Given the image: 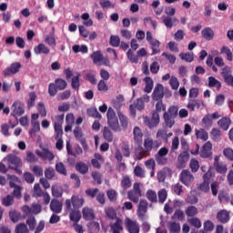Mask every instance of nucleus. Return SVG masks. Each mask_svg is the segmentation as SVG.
<instances>
[{
    "mask_svg": "<svg viewBox=\"0 0 233 233\" xmlns=\"http://www.w3.org/2000/svg\"><path fill=\"white\" fill-rule=\"evenodd\" d=\"M150 102V96L148 95H143L141 97L137 98L133 104L129 106V115L131 117H136L137 116V110L139 112L145 110V103Z\"/></svg>",
    "mask_w": 233,
    "mask_h": 233,
    "instance_id": "obj_1",
    "label": "nucleus"
},
{
    "mask_svg": "<svg viewBox=\"0 0 233 233\" xmlns=\"http://www.w3.org/2000/svg\"><path fill=\"white\" fill-rule=\"evenodd\" d=\"M6 161L8 165V168L10 170H15L16 174L21 176L23 174V171L20 169L21 167H23V162L21 161V158L14 154H10L6 156Z\"/></svg>",
    "mask_w": 233,
    "mask_h": 233,
    "instance_id": "obj_2",
    "label": "nucleus"
},
{
    "mask_svg": "<svg viewBox=\"0 0 233 233\" xmlns=\"http://www.w3.org/2000/svg\"><path fill=\"white\" fill-rule=\"evenodd\" d=\"M106 117L108 127H110L115 132H120L121 127L119 126V119H117L116 111H114L112 107L107 109Z\"/></svg>",
    "mask_w": 233,
    "mask_h": 233,
    "instance_id": "obj_3",
    "label": "nucleus"
},
{
    "mask_svg": "<svg viewBox=\"0 0 233 233\" xmlns=\"http://www.w3.org/2000/svg\"><path fill=\"white\" fill-rule=\"evenodd\" d=\"M85 203V199L83 198H79L76 195H73L71 199H66L65 202L66 212H70L72 210V207L74 210H79L81 207H83Z\"/></svg>",
    "mask_w": 233,
    "mask_h": 233,
    "instance_id": "obj_4",
    "label": "nucleus"
},
{
    "mask_svg": "<svg viewBox=\"0 0 233 233\" xmlns=\"http://www.w3.org/2000/svg\"><path fill=\"white\" fill-rule=\"evenodd\" d=\"M141 183L135 182L133 185V188L127 191V198L129 201H132L135 203V205H137L139 203V198H141Z\"/></svg>",
    "mask_w": 233,
    "mask_h": 233,
    "instance_id": "obj_5",
    "label": "nucleus"
},
{
    "mask_svg": "<svg viewBox=\"0 0 233 233\" xmlns=\"http://www.w3.org/2000/svg\"><path fill=\"white\" fill-rule=\"evenodd\" d=\"M148 212V201L147 199L138 200L137 216L140 221L147 219V213Z\"/></svg>",
    "mask_w": 233,
    "mask_h": 233,
    "instance_id": "obj_6",
    "label": "nucleus"
},
{
    "mask_svg": "<svg viewBox=\"0 0 233 233\" xmlns=\"http://www.w3.org/2000/svg\"><path fill=\"white\" fill-rule=\"evenodd\" d=\"M143 121L146 127L148 128H154L159 125V113L153 111L151 118L148 116H143Z\"/></svg>",
    "mask_w": 233,
    "mask_h": 233,
    "instance_id": "obj_7",
    "label": "nucleus"
},
{
    "mask_svg": "<svg viewBox=\"0 0 233 233\" xmlns=\"http://www.w3.org/2000/svg\"><path fill=\"white\" fill-rule=\"evenodd\" d=\"M179 180L185 187H190L194 183V175L188 169H184L179 175Z\"/></svg>",
    "mask_w": 233,
    "mask_h": 233,
    "instance_id": "obj_8",
    "label": "nucleus"
},
{
    "mask_svg": "<svg viewBox=\"0 0 233 233\" xmlns=\"http://www.w3.org/2000/svg\"><path fill=\"white\" fill-rule=\"evenodd\" d=\"M74 136L76 141H79L82 145L85 152H88V144H86V139L83 137V129L79 126L76 127L74 129Z\"/></svg>",
    "mask_w": 233,
    "mask_h": 233,
    "instance_id": "obj_9",
    "label": "nucleus"
},
{
    "mask_svg": "<svg viewBox=\"0 0 233 233\" xmlns=\"http://www.w3.org/2000/svg\"><path fill=\"white\" fill-rule=\"evenodd\" d=\"M35 154L36 156L41 157V159H44V161H54V157H56L54 156V153H52V151H49L48 148H43L42 151L36 149Z\"/></svg>",
    "mask_w": 233,
    "mask_h": 233,
    "instance_id": "obj_10",
    "label": "nucleus"
},
{
    "mask_svg": "<svg viewBox=\"0 0 233 233\" xmlns=\"http://www.w3.org/2000/svg\"><path fill=\"white\" fill-rule=\"evenodd\" d=\"M20 68H21V63L15 62V63L11 64V66L9 67L5 68L3 71V75L5 77H10V76H14V74H17V72H19Z\"/></svg>",
    "mask_w": 233,
    "mask_h": 233,
    "instance_id": "obj_11",
    "label": "nucleus"
},
{
    "mask_svg": "<svg viewBox=\"0 0 233 233\" xmlns=\"http://www.w3.org/2000/svg\"><path fill=\"white\" fill-rule=\"evenodd\" d=\"M120 187L122 188L121 194H127L128 188H132V178L128 175L122 176L120 181Z\"/></svg>",
    "mask_w": 233,
    "mask_h": 233,
    "instance_id": "obj_12",
    "label": "nucleus"
},
{
    "mask_svg": "<svg viewBox=\"0 0 233 233\" xmlns=\"http://www.w3.org/2000/svg\"><path fill=\"white\" fill-rule=\"evenodd\" d=\"M188 159H190V153L188 151H184L180 153V155L177 157V168H185L187 167V163H188Z\"/></svg>",
    "mask_w": 233,
    "mask_h": 233,
    "instance_id": "obj_13",
    "label": "nucleus"
},
{
    "mask_svg": "<svg viewBox=\"0 0 233 233\" xmlns=\"http://www.w3.org/2000/svg\"><path fill=\"white\" fill-rule=\"evenodd\" d=\"M13 112L11 113V116L13 117H17L23 116L25 114V105L19 101H16L12 106Z\"/></svg>",
    "mask_w": 233,
    "mask_h": 233,
    "instance_id": "obj_14",
    "label": "nucleus"
},
{
    "mask_svg": "<svg viewBox=\"0 0 233 233\" xmlns=\"http://www.w3.org/2000/svg\"><path fill=\"white\" fill-rule=\"evenodd\" d=\"M217 221L222 223V225H227L230 221V213L227 209H222L217 213Z\"/></svg>",
    "mask_w": 233,
    "mask_h": 233,
    "instance_id": "obj_15",
    "label": "nucleus"
},
{
    "mask_svg": "<svg viewBox=\"0 0 233 233\" xmlns=\"http://www.w3.org/2000/svg\"><path fill=\"white\" fill-rule=\"evenodd\" d=\"M82 216L86 221H94L96 219V211L92 208L85 207L82 209Z\"/></svg>",
    "mask_w": 233,
    "mask_h": 233,
    "instance_id": "obj_16",
    "label": "nucleus"
},
{
    "mask_svg": "<svg viewBox=\"0 0 233 233\" xmlns=\"http://www.w3.org/2000/svg\"><path fill=\"white\" fill-rule=\"evenodd\" d=\"M126 228L129 233H139V224L130 218L126 219Z\"/></svg>",
    "mask_w": 233,
    "mask_h": 233,
    "instance_id": "obj_17",
    "label": "nucleus"
},
{
    "mask_svg": "<svg viewBox=\"0 0 233 233\" xmlns=\"http://www.w3.org/2000/svg\"><path fill=\"white\" fill-rule=\"evenodd\" d=\"M153 101H161L165 97L163 85L157 84L153 91Z\"/></svg>",
    "mask_w": 233,
    "mask_h": 233,
    "instance_id": "obj_18",
    "label": "nucleus"
},
{
    "mask_svg": "<svg viewBox=\"0 0 233 233\" xmlns=\"http://www.w3.org/2000/svg\"><path fill=\"white\" fill-rule=\"evenodd\" d=\"M210 156H212V143L208 141L204 144L202 149L200 150V157L207 159V157H210Z\"/></svg>",
    "mask_w": 233,
    "mask_h": 233,
    "instance_id": "obj_19",
    "label": "nucleus"
},
{
    "mask_svg": "<svg viewBox=\"0 0 233 233\" xmlns=\"http://www.w3.org/2000/svg\"><path fill=\"white\" fill-rule=\"evenodd\" d=\"M231 124L232 120L228 116H223L221 119L218 121V126L219 127V128L225 131L228 130Z\"/></svg>",
    "mask_w": 233,
    "mask_h": 233,
    "instance_id": "obj_20",
    "label": "nucleus"
},
{
    "mask_svg": "<svg viewBox=\"0 0 233 233\" xmlns=\"http://www.w3.org/2000/svg\"><path fill=\"white\" fill-rule=\"evenodd\" d=\"M110 228L113 233H122L123 232V219L116 218L114 223L110 224Z\"/></svg>",
    "mask_w": 233,
    "mask_h": 233,
    "instance_id": "obj_21",
    "label": "nucleus"
},
{
    "mask_svg": "<svg viewBox=\"0 0 233 233\" xmlns=\"http://www.w3.org/2000/svg\"><path fill=\"white\" fill-rule=\"evenodd\" d=\"M94 65H97V66H101V63L104 61L103 53L101 51H94L90 56Z\"/></svg>",
    "mask_w": 233,
    "mask_h": 233,
    "instance_id": "obj_22",
    "label": "nucleus"
},
{
    "mask_svg": "<svg viewBox=\"0 0 233 233\" xmlns=\"http://www.w3.org/2000/svg\"><path fill=\"white\" fill-rule=\"evenodd\" d=\"M134 141L137 145H141L143 143V132L139 127H135L133 129Z\"/></svg>",
    "mask_w": 233,
    "mask_h": 233,
    "instance_id": "obj_23",
    "label": "nucleus"
},
{
    "mask_svg": "<svg viewBox=\"0 0 233 233\" xmlns=\"http://www.w3.org/2000/svg\"><path fill=\"white\" fill-rule=\"evenodd\" d=\"M50 209L52 212H55V214H61L63 210V205L59 200L57 199H52L50 203Z\"/></svg>",
    "mask_w": 233,
    "mask_h": 233,
    "instance_id": "obj_24",
    "label": "nucleus"
},
{
    "mask_svg": "<svg viewBox=\"0 0 233 233\" xmlns=\"http://www.w3.org/2000/svg\"><path fill=\"white\" fill-rule=\"evenodd\" d=\"M103 137L107 143H112L114 141V133L108 127H105L102 130Z\"/></svg>",
    "mask_w": 233,
    "mask_h": 233,
    "instance_id": "obj_25",
    "label": "nucleus"
},
{
    "mask_svg": "<svg viewBox=\"0 0 233 233\" xmlns=\"http://www.w3.org/2000/svg\"><path fill=\"white\" fill-rule=\"evenodd\" d=\"M34 52L36 56H39L40 54H50V48L46 46L45 44H39L38 46H35Z\"/></svg>",
    "mask_w": 233,
    "mask_h": 233,
    "instance_id": "obj_26",
    "label": "nucleus"
},
{
    "mask_svg": "<svg viewBox=\"0 0 233 233\" xmlns=\"http://www.w3.org/2000/svg\"><path fill=\"white\" fill-rule=\"evenodd\" d=\"M116 114H117V116H118V119H119L122 128L124 130H127V128H128V117L127 116H125V114H123L121 112V110H118L116 112Z\"/></svg>",
    "mask_w": 233,
    "mask_h": 233,
    "instance_id": "obj_27",
    "label": "nucleus"
},
{
    "mask_svg": "<svg viewBox=\"0 0 233 233\" xmlns=\"http://www.w3.org/2000/svg\"><path fill=\"white\" fill-rule=\"evenodd\" d=\"M125 102V96L123 95H118L115 99L112 100L113 106L119 112L121 110V106H123V103Z\"/></svg>",
    "mask_w": 233,
    "mask_h": 233,
    "instance_id": "obj_28",
    "label": "nucleus"
},
{
    "mask_svg": "<svg viewBox=\"0 0 233 233\" xmlns=\"http://www.w3.org/2000/svg\"><path fill=\"white\" fill-rule=\"evenodd\" d=\"M202 37L206 39V41H212L214 39V30L210 27H206L201 32Z\"/></svg>",
    "mask_w": 233,
    "mask_h": 233,
    "instance_id": "obj_29",
    "label": "nucleus"
},
{
    "mask_svg": "<svg viewBox=\"0 0 233 233\" xmlns=\"http://www.w3.org/2000/svg\"><path fill=\"white\" fill-rule=\"evenodd\" d=\"M164 122L167 128H172L176 125V117L168 116V113L165 112L163 115Z\"/></svg>",
    "mask_w": 233,
    "mask_h": 233,
    "instance_id": "obj_30",
    "label": "nucleus"
},
{
    "mask_svg": "<svg viewBox=\"0 0 233 233\" xmlns=\"http://www.w3.org/2000/svg\"><path fill=\"white\" fill-rule=\"evenodd\" d=\"M208 86L209 88H216L218 91L221 90V82L214 76L208 77Z\"/></svg>",
    "mask_w": 233,
    "mask_h": 233,
    "instance_id": "obj_31",
    "label": "nucleus"
},
{
    "mask_svg": "<svg viewBox=\"0 0 233 233\" xmlns=\"http://www.w3.org/2000/svg\"><path fill=\"white\" fill-rule=\"evenodd\" d=\"M149 45L151 46L152 56H156V54H159L161 52L159 49V46H161V42H159V40L154 39L149 42Z\"/></svg>",
    "mask_w": 233,
    "mask_h": 233,
    "instance_id": "obj_32",
    "label": "nucleus"
},
{
    "mask_svg": "<svg viewBox=\"0 0 233 233\" xmlns=\"http://www.w3.org/2000/svg\"><path fill=\"white\" fill-rule=\"evenodd\" d=\"M32 128L29 131V136L31 137H35V135L37 132H40L41 130V125L39 124V121H31Z\"/></svg>",
    "mask_w": 233,
    "mask_h": 233,
    "instance_id": "obj_33",
    "label": "nucleus"
},
{
    "mask_svg": "<svg viewBox=\"0 0 233 233\" xmlns=\"http://www.w3.org/2000/svg\"><path fill=\"white\" fill-rule=\"evenodd\" d=\"M144 82L146 83L144 92H146V94H150V92H152V89L154 88V80H152L150 76H146L144 78Z\"/></svg>",
    "mask_w": 233,
    "mask_h": 233,
    "instance_id": "obj_34",
    "label": "nucleus"
},
{
    "mask_svg": "<svg viewBox=\"0 0 233 233\" xmlns=\"http://www.w3.org/2000/svg\"><path fill=\"white\" fill-rule=\"evenodd\" d=\"M69 212L70 220L75 223H79V220L81 219V212L78 209H71Z\"/></svg>",
    "mask_w": 233,
    "mask_h": 233,
    "instance_id": "obj_35",
    "label": "nucleus"
},
{
    "mask_svg": "<svg viewBox=\"0 0 233 233\" xmlns=\"http://www.w3.org/2000/svg\"><path fill=\"white\" fill-rule=\"evenodd\" d=\"M146 198L150 203H157V193L154 189H148L146 192Z\"/></svg>",
    "mask_w": 233,
    "mask_h": 233,
    "instance_id": "obj_36",
    "label": "nucleus"
},
{
    "mask_svg": "<svg viewBox=\"0 0 233 233\" xmlns=\"http://www.w3.org/2000/svg\"><path fill=\"white\" fill-rule=\"evenodd\" d=\"M76 170L80 174H88V165L85 162H78L76 165Z\"/></svg>",
    "mask_w": 233,
    "mask_h": 233,
    "instance_id": "obj_37",
    "label": "nucleus"
},
{
    "mask_svg": "<svg viewBox=\"0 0 233 233\" xmlns=\"http://www.w3.org/2000/svg\"><path fill=\"white\" fill-rule=\"evenodd\" d=\"M72 50L75 54H79L81 52L82 54H88V46L86 45H75L72 46Z\"/></svg>",
    "mask_w": 233,
    "mask_h": 233,
    "instance_id": "obj_38",
    "label": "nucleus"
},
{
    "mask_svg": "<svg viewBox=\"0 0 233 233\" xmlns=\"http://www.w3.org/2000/svg\"><path fill=\"white\" fill-rule=\"evenodd\" d=\"M157 196L158 203H160V205H163V203L167 201V198H168V192L167 191V189L162 188L157 192Z\"/></svg>",
    "mask_w": 233,
    "mask_h": 233,
    "instance_id": "obj_39",
    "label": "nucleus"
},
{
    "mask_svg": "<svg viewBox=\"0 0 233 233\" xmlns=\"http://www.w3.org/2000/svg\"><path fill=\"white\" fill-rule=\"evenodd\" d=\"M87 228H89L91 233H97V232H99V230H101L99 222H97V221H90L87 224Z\"/></svg>",
    "mask_w": 233,
    "mask_h": 233,
    "instance_id": "obj_40",
    "label": "nucleus"
},
{
    "mask_svg": "<svg viewBox=\"0 0 233 233\" xmlns=\"http://www.w3.org/2000/svg\"><path fill=\"white\" fill-rule=\"evenodd\" d=\"M179 57L182 61H186V63H192L194 61V53H180Z\"/></svg>",
    "mask_w": 233,
    "mask_h": 233,
    "instance_id": "obj_41",
    "label": "nucleus"
},
{
    "mask_svg": "<svg viewBox=\"0 0 233 233\" xmlns=\"http://www.w3.org/2000/svg\"><path fill=\"white\" fill-rule=\"evenodd\" d=\"M86 114L89 116V117H95L96 119H101L102 117L99 111H97V108L96 107L87 108Z\"/></svg>",
    "mask_w": 233,
    "mask_h": 233,
    "instance_id": "obj_42",
    "label": "nucleus"
},
{
    "mask_svg": "<svg viewBox=\"0 0 233 233\" xmlns=\"http://www.w3.org/2000/svg\"><path fill=\"white\" fill-rule=\"evenodd\" d=\"M55 85L58 90H65V88H66V86H68L66 80H65L63 78H56L55 80Z\"/></svg>",
    "mask_w": 233,
    "mask_h": 233,
    "instance_id": "obj_43",
    "label": "nucleus"
},
{
    "mask_svg": "<svg viewBox=\"0 0 233 233\" xmlns=\"http://www.w3.org/2000/svg\"><path fill=\"white\" fill-rule=\"evenodd\" d=\"M195 132L198 139H202V141H207L208 139V133H207L205 129H196Z\"/></svg>",
    "mask_w": 233,
    "mask_h": 233,
    "instance_id": "obj_44",
    "label": "nucleus"
},
{
    "mask_svg": "<svg viewBox=\"0 0 233 233\" xmlns=\"http://www.w3.org/2000/svg\"><path fill=\"white\" fill-rule=\"evenodd\" d=\"M198 190L204 192L205 194L210 192V183L203 180V182L198 185Z\"/></svg>",
    "mask_w": 233,
    "mask_h": 233,
    "instance_id": "obj_45",
    "label": "nucleus"
},
{
    "mask_svg": "<svg viewBox=\"0 0 233 233\" xmlns=\"http://www.w3.org/2000/svg\"><path fill=\"white\" fill-rule=\"evenodd\" d=\"M177 21V18H172L170 16H163V23L167 28H172L174 26V23Z\"/></svg>",
    "mask_w": 233,
    "mask_h": 233,
    "instance_id": "obj_46",
    "label": "nucleus"
},
{
    "mask_svg": "<svg viewBox=\"0 0 233 233\" xmlns=\"http://www.w3.org/2000/svg\"><path fill=\"white\" fill-rule=\"evenodd\" d=\"M197 214H198V211L195 206H188L186 208V216L187 218H194Z\"/></svg>",
    "mask_w": 233,
    "mask_h": 233,
    "instance_id": "obj_47",
    "label": "nucleus"
},
{
    "mask_svg": "<svg viewBox=\"0 0 233 233\" xmlns=\"http://www.w3.org/2000/svg\"><path fill=\"white\" fill-rule=\"evenodd\" d=\"M15 233H29L30 230H28V227L25 223H19L15 226Z\"/></svg>",
    "mask_w": 233,
    "mask_h": 233,
    "instance_id": "obj_48",
    "label": "nucleus"
},
{
    "mask_svg": "<svg viewBox=\"0 0 233 233\" xmlns=\"http://www.w3.org/2000/svg\"><path fill=\"white\" fill-rule=\"evenodd\" d=\"M168 228L171 233H179L181 231V226L177 222H169Z\"/></svg>",
    "mask_w": 233,
    "mask_h": 233,
    "instance_id": "obj_49",
    "label": "nucleus"
},
{
    "mask_svg": "<svg viewBox=\"0 0 233 233\" xmlns=\"http://www.w3.org/2000/svg\"><path fill=\"white\" fill-rule=\"evenodd\" d=\"M9 218L13 223H17L21 219V213L16 210L9 211Z\"/></svg>",
    "mask_w": 233,
    "mask_h": 233,
    "instance_id": "obj_50",
    "label": "nucleus"
},
{
    "mask_svg": "<svg viewBox=\"0 0 233 233\" xmlns=\"http://www.w3.org/2000/svg\"><path fill=\"white\" fill-rule=\"evenodd\" d=\"M127 59H129L130 63L137 64L139 62V56L134 55V51L132 49H128L127 53Z\"/></svg>",
    "mask_w": 233,
    "mask_h": 233,
    "instance_id": "obj_51",
    "label": "nucleus"
},
{
    "mask_svg": "<svg viewBox=\"0 0 233 233\" xmlns=\"http://www.w3.org/2000/svg\"><path fill=\"white\" fill-rule=\"evenodd\" d=\"M56 170L62 176H67L66 167H65V164H63V162H58L56 164Z\"/></svg>",
    "mask_w": 233,
    "mask_h": 233,
    "instance_id": "obj_52",
    "label": "nucleus"
},
{
    "mask_svg": "<svg viewBox=\"0 0 233 233\" xmlns=\"http://www.w3.org/2000/svg\"><path fill=\"white\" fill-rule=\"evenodd\" d=\"M106 212V216L109 218V219H117V212H116V209H114L113 208H108L105 210Z\"/></svg>",
    "mask_w": 233,
    "mask_h": 233,
    "instance_id": "obj_53",
    "label": "nucleus"
},
{
    "mask_svg": "<svg viewBox=\"0 0 233 233\" xmlns=\"http://www.w3.org/2000/svg\"><path fill=\"white\" fill-rule=\"evenodd\" d=\"M134 176H136V177H146L145 175V169H143V167H141V166H136L134 167Z\"/></svg>",
    "mask_w": 233,
    "mask_h": 233,
    "instance_id": "obj_54",
    "label": "nucleus"
},
{
    "mask_svg": "<svg viewBox=\"0 0 233 233\" xmlns=\"http://www.w3.org/2000/svg\"><path fill=\"white\" fill-rule=\"evenodd\" d=\"M121 43V38H119L118 35H112L109 38V44L111 46H114L115 48H117Z\"/></svg>",
    "mask_w": 233,
    "mask_h": 233,
    "instance_id": "obj_55",
    "label": "nucleus"
},
{
    "mask_svg": "<svg viewBox=\"0 0 233 233\" xmlns=\"http://www.w3.org/2000/svg\"><path fill=\"white\" fill-rule=\"evenodd\" d=\"M79 77H81L80 74L72 77L71 86L74 90H79V86H81V85L79 84Z\"/></svg>",
    "mask_w": 233,
    "mask_h": 233,
    "instance_id": "obj_56",
    "label": "nucleus"
},
{
    "mask_svg": "<svg viewBox=\"0 0 233 233\" xmlns=\"http://www.w3.org/2000/svg\"><path fill=\"white\" fill-rule=\"evenodd\" d=\"M178 112H179V107H177V106H171L168 108L167 114V116H171V117L177 118Z\"/></svg>",
    "mask_w": 233,
    "mask_h": 233,
    "instance_id": "obj_57",
    "label": "nucleus"
},
{
    "mask_svg": "<svg viewBox=\"0 0 233 233\" xmlns=\"http://www.w3.org/2000/svg\"><path fill=\"white\" fill-rule=\"evenodd\" d=\"M221 76L224 81L228 77H230L232 76V70L230 69V66H224L221 71Z\"/></svg>",
    "mask_w": 233,
    "mask_h": 233,
    "instance_id": "obj_58",
    "label": "nucleus"
},
{
    "mask_svg": "<svg viewBox=\"0 0 233 233\" xmlns=\"http://www.w3.org/2000/svg\"><path fill=\"white\" fill-rule=\"evenodd\" d=\"M189 168L191 169V172H198L199 170V161L196 158H192L189 163Z\"/></svg>",
    "mask_w": 233,
    "mask_h": 233,
    "instance_id": "obj_59",
    "label": "nucleus"
},
{
    "mask_svg": "<svg viewBox=\"0 0 233 233\" xmlns=\"http://www.w3.org/2000/svg\"><path fill=\"white\" fill-rule=\"evenodd\" d=\"M188 223L195 228H201V220L198 218H187Z\"/></svg>",
    "mask_w": 233,
    "mask_h": 233,
    "instance_id": "obj_60",
    "label": "nucleus"
},
{
    "mask_svg": "<svg viewBox=\"0 0 233 233\" xmlns=\"http://www.w3.org/2000/svg\"><path fill=\"white\" fill-rule=\"evenodd\" d=\"M212 121L213 119L210 114L206 115L202 118V123L206 127V128H210V127H212Z\"/></svg>",
    "mask_w": 233,
    "mask_h": 233,
    "instance_id": "obj_61",
    "label": "nucleus"
},
{
    "mask_svg": "<svg viewBox=\"0 0 233 233\" xmlns=\"http://www.w3.org/2000/svg\"><path fill=\"white\" fill-rule=\"evenodd\" d=\"M36 223L35 217L31 216L26 219V225L29 227V230H35Z\"/></svg>",
    "mask_w": 233,
    "mask_h": 233,
    "instance_id": "obj_62",
    "label": "nucleus"
},
{
    "mask_svg": "<svg viewBox=\"0 0 233 233\" xmlns=\"http://www.w3.org/2000/svg\"><path fill=\"white\" fill-rule=\"evenodd\" d=\"M2 205H4V207H12V205H14V197L7 195L3 198Z\"/></svg>",
    "mask_w": 233,
    "mask_h": 233,
    "instance_id": "obj_63",
    "label": "nucleus"
},
{
    "mask_svg": "<svg viewBox=\"0 0 233 233\" xmlns=\"http://www.w3.org/2000/svg\"><path fill=\"white\" fill-rule=\"evenodd\" d=\"M31 170L36 177H41V176H43V167L41 166H34Z\"/></svg>",
    "mask_w": 233,
    "mask_h": 233,
    "instance_id": "obj_64",
    "label": "nucleus"
}]
</instances>
